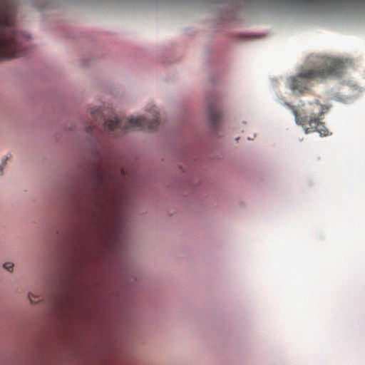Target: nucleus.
I'll list each match as a JSON object with an SVG mask.
<instances>
[{
  "label": "nucleus",
  "instance_id": "nucleus-1",
  "mask_svg": "<svg viewBox=\"0 0 365 365\" xmlns=\"http://www.w3.org/2000/svg\"><path fill=\"white\" fill-rule=\"evenodd\" d=\"M345 69L339 59H324L318 66L304 68L288 80L289 87L295 92L304 93L312 86V81H322L329 77H339Z\"/></svg>",
  "mask_w": 365,
  "mask_h": 365
},
{
  "label": "nucleus",
  "instance_id": "nucleus-2",
  "mask_svg": "<svg viewBox=\"0 0 365 365\" xmlns=\"http://www.w3.org/2000/svg\"><path fill=\"white\" fill-rule=\"evenodd\" d=\"M26 38L25 34L16 29L11 12L0 11V60L24 56Z\"/></svg>",
  "mask_w": 365,
  "mask_h": 365
},
{
  "label": "nucleus",
  "instance_id": "nucleus-3",
  "mask_svg": "<svg viewBox=\"0 0 365 365\" xmlns=\"http://www.w3.org/2000/svg\"><path fill=\"white\" fill-rule=\"evenodd\" d=\"M103 124L105 130L113 137H118L129 130H153L159 125L158 113L154 110L152 119H147L143 116L130 118L112 116L103 120Z\"/></svg>",
  "mask_w": 365,
  "mask_h": 365
},
{
  "label": "nucleus",
  "instance_id": "nucleus-4",
  "mask_svg": "<svg viewBox=\"0 0 365 365\" xmlns=\"http://www.w3.org/2000/svg\"><path fill=\"white\" fill-rule=\"evenodd\" d=\"M295 117V121L302 125L306 133L318 132L321 136L329 134L324 123L319 121V118L324 114L323 106L318 102L295 106L287 104Z\"/></svg>",
  "mask_w": 365,
  "mask_h": 365
},
{
  "label": "nucleus",
  "instance_id": "nucleus-5",
  "mask_svg": "<svg viewBox=\"0 0 365 365\" xmlns=\"http://www.w3.org/2000/svg\"><path fill=\"white\" fill-rule=\"evenodd\" d=\"M120 178H125V171L122 168H120L118 171L112 168L106 169L98 168L95 171L93 189L98 192L99 198L107 197L118 183Z\"/></svg>",
  "mask_w": 365,
  "mask_h": 365
},
{
  "label": "nucleus",
  "instance_id": "nucleus-6",
  "mask_svg": "<svg viewBox=\"0 0 365 365\" xmlns=\"http://www.w3.org/2000/svg\"><path fill=\"white\" fill-rule=\"evenodd\" d=\"M208 119L213 130H216L220 125L222 113L216 103H210L207 108Z\"/></svg>",
  "mask_w": 365,
  "mask_h": 365
},
{
  "label": "nucleus",
  "instance_id": "nucleus-7",
  "mask_svg": "<svg viewBox=\"0 0 365 365\" xmlns=\"http://www.w3.org/2000/svg\"><path fill=\"white\" fill-rule=\"evenodd\" d=\"M14 264L12 262H8L4 264V268L9 272H12Z\"/></svg>",
  "mask_w": 365,
  "mask_h": 365
},
{
  "label": "nucleus",
  "instance_id": "nucleus-8",
  "mask_svg": "<svg viewBox=\"0 0 365 365\" xmlns=\"http://www.w3.org/2000/svg\"><path fill=\"white\" fill-rule=\"evenodd\" d=\"M96 125H90L88 127H87V132L93 135L95 133V130H94V128H95Z\"/></svg>",
  "mask_w": 365,
  "mask_h": 365
},
{
  "label": "nucleus",
  "instance_id": "nucleus-9",
  "mask_svg": "<svg viewBox=\"0 0 365 365\" xmlns=\"http://www.w3.org/2000/svg\"><path fill=\"white\" fill-rule=\"evenodd\" d=\"M98 205L101 209H104V207L106 206L104 202H103V200L101 199H99Z\"/></svg>",
  "mask_w": 365,
  "mask_h": 365
},
{
  "label": "nucleus",
  "instance_id": "nucleus-10",
  "mask_svg": "<svg viewBox=\"0 0 365 365\" xmlns=\"http://www.w3.org/2000/svg\"><path fill=\"white\" fill-rule=\"evenodd\" d=\"M29 299L31 301V303H36L38 302L40 299H32L31 297L29 295Z\"/></svg>",
  "mask_w": 365,
  "mask_h": 365
},
{
  "label": "nucleus",
  "instance_id": "nucleus-11",
  "mask_svg": "<svg viewBox=\"0 0 365 365\" xmlns=\"http://www.w3.org/2000/svg\"><path fill=\"white\" fill-rule=\"evenodd\" d=\"M5 163H3L2 165H0V173H1L2 170H3V165H4Z\"/></svg>",
  "mask_w": 365,
  "mask_h": 365
},
{
  "label": "nucleus",
  "instance_id": "nucleus-12",
  "mask_svg": "<svg viewBox=\"0 0 365 365\" xmlns=\"http://www.w3.org/2000/svg\"><path fill=\"white\" fill-rule=\"evenodd\" d=\"M93 116V118L96 119L97 118V114L96 113H92Z\"/></svg>",
  "mask_w": 365,
  "mask_h": 365
}]
</instances>
